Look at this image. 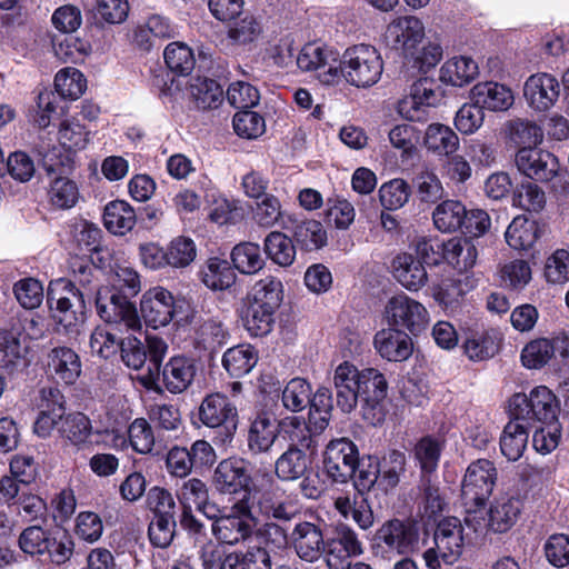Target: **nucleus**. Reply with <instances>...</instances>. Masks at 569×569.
Here are the masks:
<instances>
[{
  "label": "nucleus",
  "instance_id": "nucleus-53",
  "mask_svg": "<svg viewBox=\"0 0 569 569\" xmlns=\"http://www.w3.org/2000/svg\"><path fill=\"white\" fill-rule=\"evenodd\" d=\"M311 391V386L306 379H291L282 391L283 407L291 412L302 411L309 405Z\"/></svg>",
  "mask_w": 569,
  "mask_h": 569
},
{
  "label": "nucleus",
  "instance_id": "nucleus-39",
  "mask_svg": "<svg viewBox=\"0 0 569 569\" xmlns=\"http://www.w3.org/2000/svg\"><path fill=\"white\" fill-rule=\"evenodd\" d=\"M200 276L203 284L214 291L229 289L237 278L230 262L217 257L208 259Z\"/></svg>",
  "mask_w": 569,
  "mask_h": 569
},
{
  "label": "nucleus",
  "instance_id": "nucleus-9",
  "mask_svg": "<svg viewBox=\"0 0 569 569\" xmlns=\"http://www.w3.org/2000/svg\"><path fill=\"white\" fill-rule=\"evenodd\" d=\"M419 541V532L410 520L392 519L385 522L375 536V549L383 557L412 552Z\"/></svg>",
  "mask_w": 569,
  "mask_h": 569
},
{
  "label": "nucleus",
  "instance_id": "nucleus-36",
  "mask_svg": "<svg viewBox=\"0 0 569 569\" xmlns=\"http://www.w3.org/2000/svg\"><path fill=\"white\" fill-rule=\"evenodd\" d=\"M478 73V64L473 59L465 56L453 57L442 64L440 80L455 87H462L473 81Z\"/></svg>",
  "mask_w": 569,
  "mask_h": 569
},
{
  "label": "nucleus",
  "instance_id": "nucleus-2",
  "mask_svg": "<svg viewBox=\"0 0 569 569\" xmlns=\"http://www.w3.org/2000/svg\"><path fill=\"white\" fill-rule=\"evenodd\" d=\"M332 381L336 405L341 412L353 411L360 399V412L367 423L377 426L385 420L388 382L378 369L359 370L345 361L336 368Z\"/></svg>",
  "mask_w": 569,
  "mask_h": 569
},
{
  "label": "nucleus",
  "instance_id": "nucleus-51",
  "mask_svg": "<svg viewBox=\"0 0 569 569\" xmlns=\"http://www.w3.org/2000/svg\"><path fill=\"white\" fill-rule=\"evenodd\" d=\"M242 321L246 330L252 337H264L272 330L274 311L247 302Z\"/></svg>",
  "mask_w": 569,
  "mask_h": 569
},
{
  "label": "nucleus",
  "instance_id": "nucleus-26",
  "mask_svg": "<svg viewBox=\"0 0 569 569\" xmlns=\"http://www.w3.org/2000/svg\"><path fill=\"white\" fill-rule=\"evenodd\" d=\"M196 372V361L192 358L171 357L161 370L162 385L170 393H181L191 386Z\"/></svg>",
  "mask_w": 569,
  "mask_h": 569
},
{
  "label": "nucleus",
  "instance_id": "nucleus-57",
  "mask_svg": "<svg viewBox=\"0 0 569 569\" xmlns=\"http://www.w3.org/2000/svg\"><path fill=\"white\" fill-rule=\"evenodd\" d=\"M176 518L172 516L152 517L148 527V537L152 546L167 548L176 535Z\"/></svg>",
  "mask_w": 569,
  "mask_h": 569
},
{
  "label": "nucleus",
  "instance_id": "nucleus-31",
  "mask_svg": "<svg viewBox=\"0 0 569 569\" xmlns=\"http://www.w3.org/2000/svg\"><path fill=\"white\" fill-rule=\"evenodd\" d=\"M445 261L459 272L470 270L477 261L478 249L468 237H453L445 241Z\"/></svg>",
  "mask_w": 569,
  "mask_h": 569
},
{
  "label": "nucleus",
  "instance_id": "nucleus-47",
  "mask_svg": "<svg viewBox=\"0 0 569 569\" xmlns=\"http://www.w3.org/2000/svg\"><path fill=\"white\" fill-rule=\"evenodd\" d=\"M176 34L174 28L169 20L161 16H152L148 19L146 26L140 28L134 40L144 50H150L156 44V39H169Z\"/></svg>",
  "mask_w": 569,
  "mask_h": 569
},
{
  "label": "nucleus",
  "instance_id": "nucleus-13",
  "mask_svg": "<svg viewBox=\"0 0 569 569\" xmlns=\"http://www.w3.org/2000/svg\"><path fill=\"white\" fill-rule=\"evenodd\" d=\"M496 480L497 469L490 460L478 459L471 462L461 485L465 503L482 505L492 493Z\"/></svg>",
  "mask_w": 569,
  "mask_h": 569
},
{
  "label": "nucleus",
  "instance_id": "nucleus-17",
  "mask_svg": "<svg viewBox=\"0 0 569 569\" xmlns=\"http://www.w3.org/2000/svg\"><path fill=\"white\" fill-rule=\"evenodd\" d=\"M569 356V339L566 336L538 338L528 342L522 352V365L528 369H540L548 365L556 355Z\"/></svg>",
  "mask_w": 569,
  "mask_h": 569
},
{
  "label": "nucleus",
  "instance_id": "nucleus-60",
  "mask_svg": "<svg viewBox=\"0 0 569 569\" xmlns=\"http://www.w3.org/2000/svg\"><path fill=\"white\" fill-rule=\"evenodd\" d=\"M233 129L242 138L256 139L266 130L264 119L249 109L240 110L233 117Z\"/></svg>",
  "mask_w": 569,
  "mask_h": 569
},
{
  "label": "nucleus",
  "instance_id": "nucleus-46",
  "mask_svg": "<svg viewBox=\"0 0 569 569\" xmlns=\"http://www.w3.org/2000/svg\"><path fill=\"white\" fill-rule=\"evenodd\" d=\"M264 252L274 263L289 267L296 259L292 239L280 231H271L264 239Z\"/></svg>",
  "mask_w": 569,
  "mask_h": 569
},
{
  "label": "nucleus",
  "instance_id": "nucleus-49",
  "mask_svg": "<svg viewBox=\"0 0 569 569\" xmlns=\"http://www.w3.org/2000/svg\"><path fill=\"white\" fill-rule=\"evenodd\" d=\"M58 431L61 437L68 439L71 443L80 446L86 443L92 433L91 421L81 412L67 416L63 413Z\"/></svg>",
  "mask_w": 569,
  "mask_h": 569
},
{
  "label": "nucleus",
  "instance_id": "nucleus-8",
  "mask_svg": "<svg viewBox=\"0 0 569 569\" xmlns=\"http://www.w3.org/2000/svg\"><path fill=\"white\" fill-rule=\"evenodd\" d=\"M358 465L359 450L350 439H333L326 446L322 455V468L332 482H348L355 477Z\"/></svg>",
  "mask_w": 569,
  "mask_h": 569
},
{
  "label": "nucleus",
  "instance_id": "nucleus-15",
  "mask_svg": "<svg viewBox=\"0 0 569 569\" xmlns=\"http://www.w3.org/2000/svg\"><path fill=\"white\" fill-rule=\"evenodd\" d=\"M323 550L329 569H349L351 558L362 553L357 533L347 526L337 528L335 536L326 541Z\"/></svg>",
  "mask_w": 569,
  "mask_h": 569
},
{
  "label": "nucleus",
  "instance_id": "nucleus-30",
  "mask_svg": "<svg viewBox=\"0 0 569 569\" xmlns=\"http://www.w3.org/2000/svg\"><path fill=\"white\" fill-rule=\"evenodd\" d=\"M423 146L437 157L449 158L459 148V137L446 124L431 123L425 131Z\"/></svg>",
  "mask_w": 569,
  "mask_h": 569
},
{
  "label": "nucleus",
  "instance_id": "nucleus-22",
  "mask_svg": "<svg viewBox=\"0 0 569 569\" xmlns=\"http://www.w3.org/2000/svg\"><path fill=\"white\" fill-rule=\"evenodd\" d=\"M81 360L68 347H56L47 355V372L57 382L73 385L81 375Z\"/></svg>",
  "mask_w": 569,
  "mask_h": 569
},
{
  "label": "nucleus",
  "instance_id": "nucleus-23",
  "mask_svg": "<svg viewBox=\"0 0 569 569\" xmlns=\"http://www.w3.org/2000/svg\"><path fill=\"white\" fill-rule=\"evenodd\" d=\"M560 86L558 80L549 73L530 76L523 88L528 103L538 111L550 109L559 98Z\"/></svg>",
  "mask_w": 569,
  "mask_h": 569
},
{
  "label": "nucleus",
  "instance_id": "nucleus-58",
  "mask_svg": "<svg viewBox=\"0 0 569 569\" xmlns=\"http://www.w3.org/2000/svg\"><path fill=\"white\" fill-rule=\"evenodd\" d=\"M509 137L518 146L536 147L542 141L543 134L535 122L515 119L508 123Z\"/></svg>",
  "mask_w": 569,
  "mask_h": 569
},
{
  "label": "nucleus",
  "instance_id": "nucleus-38",
  "mask_svg": "<svg viewBox=\"0 0 569 569\" xmlns=\"http://www.w3.org/2000/svg\"><path fill=\"white\" fill-rule=\"evenodd\" d=\"M282 283L279 279L267 276L254 283L247 296V302L274 311L282 301Z\"/></svg>",
  "mask_w": 569,
  "mask_h": 569
},
{
  "label": "nucleus",
  "instance_id": "nucleus-27",
  "mask_svg": "<svg viewBox=\"0 0 569 569\" xmlns=\"http://www.w3.org/2000/svg\"><path fill=\"white\" fill-rule=\"evenodd\" d=\"M472 102L490 111H505L513 104V93L505 84L487 81L477 83L470 92Z\"/></svg>",
  "mask_w": 569,
  "mask_h": 569
},
{
  "label": "nucleus",
  "instance_id": "nucleus-4",
  "mask_svg": "<svg viewBox=\"0 0 569 569\" xmlns=\"http://www.w3.org/2000/svg\"><path fill=\"white\" fill-rule=\"evenodd\" d=\"M47 303L58 330L69 336H77L80 333L87 319V311L93 302L67 278H59L49 283Z\"/></svg>",
  "mask_w": 569,
  "mask_h": 569
},
{
  "label": "nucleus",
  "instance_id": "nucleus-61",
  "mask_svg": "<svg viewBox=\"0 0 569 569\" xmlns=\"http://www.w3.org/2000/svg\"><path fill=\"white\" fill-rule=\"evenodd\" d=\"M410 187L402 179H393L381 186L379 197L381 204L388 210H397L408 202Z\"/></svg>",
  "mask_w": 569,
  "mask_h": 569
},
{
  "label": "nucleus",
  "instance_id": "nucleus-5",
  "mask_svg": "<svg viewBox=\"0 0 569 569\" xmlns=\"http://www.w3.org/2000/svg\"><path fill=\"white\" fill-rule=\"evenodd\" d=\"M383 70L382 59L376 48L358 44L348 48L339 59L337 71L339 83L346 80L357 88H368L376 84Z\"/></svg>",
  "mask_w": 569,
  "mask_h": 569
},
{
  "label": "nucleus",
  "instance_id": "nucleus-43",
  "mask_svg": "<svg viewBox=\"0 0 569 569\" xmlns=\"http://www.w3.org/2000/svg\"><path fill=\"white\" fill-rule=\"evenodd\" d=\"M463 218H466V207L456 200L442 201L432 212L433 224L441 232L461 229Z\"/></svg>",
  "mask_w": 569,
  "mask_h": 569
},
{
  "label": "nucleus",
  "instance_id": "nucleus-20",
  "mask_svg": "<svg viewBox=\"0 0 569 569\" xmlns=\"http://www.w3.org/2000/svg\"><path fill=\"white\" fill-rule=\"evenodd\" d=\"M463 526L456 517L441 520L433 535L437 555L447 563H453L462 552Z\"/></svg>",
  "mask_w": 569,
  "mask_h": 569
},
{
  "label": "nucleus",
  "instance_id": "nucleus-29",
  "mask_svg": "<svg viewBox=\"0 0 569 569\" xmlns=\"http://www.w3.org/2000/svg\"><path fill=\"white\" fill-rule=\"evenodd\" d=\"M278 432L287 443L288 448L311 450L317 448V441L311 428L306 421L297 416H288L278 421Z\"/></svg>",
  "mask_w": 569,
  "mask_h": 569
},
{
  "label": "nucleus",
  "instance_id": "nucleus-19",
  "mask_svg": "<svg viewBox=\"0 0 569 569\" xmlns=\"http://www.w3.org/2000/svg\"><path fill=\"white\" fill-rule=\"evenodd\" d=\"M425 36L422 22L416 17H400L392 20L386 31L388 43L405 54H413L412 50Z\"/></svg>",
  "mask_w": 569,
  "mask_h": 569
},
{
  "label": "nucleus",
  "instance_id": "nucleus-21",
  "mask_svg": "<svg viewBox=\"0 0 569 569\" xmlns=\"http://www.w3.org/2000/svg\"><path fill=\"white\" fill-rule=\"evenodd\" d=\"M523 508L519 496L503 493L491 502L487 516L489 517V529L493 533L509 531L518 521Z\"/></svg>",
  "mask_w": 569,
  "mask_h": 569
},
{
  "label": "nucleus",
  "instance_id": "nucleus-50",
  "mask_svg": "<svg viewBox=\"0 0 569 569\" xmlns=\"http://www.w3.org/2000/svg\"><path fill=\"white\" fill-rule=\"evenodd\" d=\"M233 267L244 274H253L264 266L259 244L242 242L237 244L231 252Z\"/></svg>",
  "mask_w": 569,
  "mask_h": 569
},
{
  "label": "nucleus",
  "instance_id": "nucleus-40",
  "mask_svg": "<svg viewBox=\"0 0 569 569\" xmlns=\"http://www.w3.org/2000/svg\"><path fill=\"white\" fill-rule=\"evenodd\" d=\"M136 212L126 201L109 202L103 212L104 227L114 234H126L136 224Z\"/></svg>",
  "mask_w": 569,
  "mask_h": 569
},
{
  "label": "nucleus",
  "instance_id": "nucleus-59",
  "mask_svg": "<svg viewBox=\"0 0 569 569\" xmlns=\"http://www.w3.org/2000/svg\"><path fill=\"white\" fill-rule=\"evenodd\" d=\"M13 293L20 306L24 309H36L43 300L42 283L34 278H24L13 286Z\"/></svg>",
  "mask_w": 569,
  "mask_h": 569
},
{
  "label": "nucleus",
  "instance_id": "nucleus-32",
  "mask_svg": "<svg viewBox=\"0 0 569 569\" xmlns=\"http://www.w3.org/2000/svg\"><path fill=\"white\" fill-rule=\"evenodd\" d=\"M529 428V425L513 417L505 426L500 437V450L509 461H517L522 457L528 445Z\"/></svg>",
  "mask_w": 569,
  "mask_h": 569
},
{
  "label": "nucleus",
  "instance_id": "nucleus-10",
  "mask_svg": "<svg viewBox=\"0 0 569 569\" xmlns=\"http://www.w3.org/2000/svg\"><path fill=\"white\" fill-rule=\"evenodd\" d=\"M296 64L303 72H316L326 86L339 84V53L317 42L305 44L296 56Z\"/></svg>",
  "mask_w": 569,
  "mask_h": 569
},
{
  "label": "nucleus",
  "instance_id": "nucleus-7",
  "mask_svg": "<svg viewBox=\"0 0 569 569\" xmlns=\"http://www.w3.org/2000/svg\"><path fill=\"white\" fill-rule=\"evenodd\" d=\"M198 417L203 426L218 429L216 445L224 447L232 442L238 428V410L226 395H208L199 406Z\"/></svg>",
  "mask_w": 569,
  "mask_h": 569
},
{
  "label": "nucleus",
  "instance_id": "nucleus-11",
  "mask_svg": "<svg viewBox=\"0 0 569 569\" xmlns=\"http://www.w3.org/2000/svg\"><path fill=\"white\" fill-rule=\"evenodd\" d=\"M385 319L390 327L402 331L408 330L416 336L428 326L429 313L422 303L400 293L387 301Z\"/></svg>",
  "mask_w": 569,
  "mask_h": 569
},
{
  "label": "nucleus",
  "instance_id": "nucleus-34",
  "mask_svg": "<svg viewBox=\"0 0 569 569\" xmlns=\"http://www.w3.org/2000/svg\"><path fill=\"white\" fill-rule=\"evenodd\" d=\"M308 450L287 448L274 461V473L279 480H299L310 469Z\"/></svg>",
  "mask_w": 569,
  "mask_h": 569
},
{
  "label": "nucleus",
  "instance_id": "nucleus-48",
  "mask_svg": "<svg viewBox=\"0 0 569 569\" xmlns=\"http://www.w3.org/2000/svg\"><path fill=\"white\" fill-rule=\"evenodd\" d=\"M442 447V442L431 436H426L416 443L413 456L420 467L421 476H433L438 468Z\"/></svg>",
  "mask_w": 569,
  "mask_h": 569
},
{
  "label": "nucleus",
  "instance_id": "nucleus-52",
  "mask_svg": "<svg viewBox=\"0 0 569 569\" xmlns=\"http://www.w3.org/2000/svg\"><path fill=\"white\" fill-rule=\"evenodd\" d=\"M293 238L301 249L311 251L327 243V232L317 220H306L295 227Z\"/></svg>",
  "mask_w": 569,
  "mask_h": 569
},
{
  "label": "nucleus",
  "instance_id": "nucleus-56",
  "mask_svg": "<svg viewBox=\"0 0 569 569\" xmlns=\"http://www.w3.org/2000/svg\"><path fill=\"white\" fill-rule=\"evenodd\" d=\"M463 350L470 360L483 361L497 353L498 343L495 337L488 332L477 333L465 341Z\"/></svg>",
  "mask_w": 569,
  "mask_h": 569
},
{
  "label": "nucleus",
  "instance_id": "nucleus-44",
  "mask_svg": "<svg viewBox=\"0 0 569 569\" xmlns=\"http://www.w3.org/2000/svg\"><path fill=\"white\" fill-rule=\"evenodd\" d=\"M507 243L516 250H527L538 238V227L535 221L523 216L516 217L506 231Z\"/></svg>",
  "mask_w": 569,
  "mask_h": 569
},
{
  "label": "nucleus",
  "instance_id": "nucleus-18",
  "mask_svg": "<svg viewBox=\"0 0 569 569\" xmlns=\"http://www.w3.org/2000/svg\"><path fill=\"white\" fill-rule=\"evenodd\" d=\"M140 311L147 326L153 329L166 327L174 316V298L170 291L154 288L143 295Z\"/></svg>",
  "mask_w": 569,
  "mask_h": 569
},
{
  "label": "nucleus",
  "instance_id": "nucleus-63",
  "mask_svg": "<svg viewBox=\"0 0 569 569\" xmlns=\"http://www.w3.org/2000/svg\"><path fill=\"white\" fill-rule=\"evenodd\" d=\"M58 140L67 150L83 149L89 141V131L77 120H64L59 128Z\"/></svg>",
  "mask_w": 569,
  "mask_h": 569
},
{
  "label": "nucleus",
  "instance_id": "nucleus-37",
  "mask_svg": "<svg viewBox=\"0 0 569 569\" xmlns=\"http://www.w3.org/2000/svg\"><path fill=\"white\" fill-rule=\"evenodd\" d=\"M190 96L199 110L218 108L223 101V89L213 79L194 77L189 87Z\"/></svg>",
  "mask_w": 569,
  "mask_h": 569
},
{
  "label": "nucleus",
  "instance_id": "nucleus-54",
  "mask_svg": "<svg viewBox=\"0 0 569 569\" xmlns=\"http://www.w3.org/2000/svg\"><path fill=\"white\" fill-rule=\"evenodd\" d=\"M167 67L180 76L189 74L194 68L192 50L182 42L169 43L163 52Z\"/></svg>",
  "mask_w": 569,
  "mask_h": 569
},
{
  "label": "nucleus",
  "instance_id": "nucleus-6",
  "mask_svg": "<svg viewBox=\"0 0 569 569\" xmlns=\"http://www.w3.org/2000/svg\"><path fill=\"white\" fill-rule=\"evenodd\" d=\"M560 407L553 392L546 386L533 388L529 396L516 393L510 399V416L531 427L532 422L557 423Z\"/></svg>",
  "mask_w": 569,
  "mask_h": 569
},
{
  "label": "nucleus",
  "instance_id": "nucleus-45",
  "mask_svg": "<svg viewBox=\"0 0 569 569\" xmlns=\"http://www.w3.org/2000/svg\"><path fill=\"white\" fill-rule=\"evenodd\" d=\"M407 457L405 452L399 450H390L382 457L381 460H377L380 472V488L383 491H388L398 486L400 477L406 471Z\"/></svg>",
  "mask_w": 569,
  "mask_h": 569
},
{
  "label": "nucleus",
  "instance_id": "nucleus-33",
  "mask_svg": "<svg viewBox=\"0 0 569 569\" xmlns=\"http://www.w3.org/2000/svg\"><path fill=\"white\" fill-rule=\"evenodd\" d=\"M395 278L408 290L417 291L428 279L422 262L409 253L398 254L392 261Z\"/></svg>",
  "mask_w": 569,
  "mask_h": 569
},
{
  "label": "nucleus",
  "instance_id": "nucleus-62",
  "mask_svg": "<svg viewBox=\"0 0 569 569\" xmlns=\"http://www.w3.org/2000/svg\"><path fill=\"white\" fill-rule=\"evenodd\" d=\"M282 217L280 200L273 194H266L252 209V218L256 223L263 228L273 227Z\"/></svg>",
  "mask_w": 569,
  "mask_h": 569
},
{
  "label": "nucleus",
  "instance_id": "nucleus-55",
  "mask_svg": "<svg viewBox=\"0 0 569 569\" xmlns=\"http://www.w3.org/2000/svg\"><path fill=\"white\" fill-rule=\"evenodd\" d=\"M54 88L61 98L78 99L86 90V79L76 68H64L54 78Z\"/></svg>",
  "mask_w": 569,
  "mask_h": 569
},
{
  "label": "nucleus",
  "instance_id": "nucleus-1",
  "mask_svg": "<svg viewBox=\"0 0 569 569\" xmlns=\"http://www.w3.org/2000/svg\"><path fill=\"white\" fill-rule=\"evenodd\" d=\"M260 516L289 522L297 520L300 512L292 501L280 500L272 492L257 496L246 491L232 503L229 515L212 522L211 531L220 542L237 545L251 538Z\"/></svg>",
  "mask_w": 569,
  "mask_h": 569
},
{
  "label": "nucleus",
  "instance_id": "nucleus-42",
  "mask_svg": "<svg viewBox=\"0 0 569 569\" xmlns=\"http://www.w3.org/2000/svg\"><path fill=\"white\" fill-rule=\"evenodd\" d=\"M80 198L78 184L63 176L51 179L48 189V199L56 209L67 210L73 208Z\"/></svg>",
  "mask_w": 569,
  "mask_h": 569
},
{
  "label": "nucleus",
  "instance_id": "nucleus-12",
  "mask_svg": "<svg viewBox=\"0 0 569 569\" xmlns=\"http://www.w3.org/2000/svg\"><path fill=\"white\" fill-rule=\"evenodd\" d=\"M518 171L528 179L547 183L561 176L559 159L550 151L537 147H521L515 156Z\"/></svg>",
  "mask_w": 569,
  "mask_h": 569
},
{
  "label": "nucleus",
  "instance_id": "nucleus-28",
  "mask_svg": "<svg viewBox=\"0 0 569 569\" xmlns=\"http://www.w3.org/2000/svg\"><path fill=\"white\" fill-rule=\"evenodd\" d=\"M279 437L278 425L268 412H259L248 430L247 446L252 455L269 453Z\"/></svg>",
  "mask_w": 569,
  "mask_h": 569
},
{
  "label": "nucleus",
  "instance_id": "nucleus-25",
  "mask_svg": "<svg viewBox=\"0 0 569 569\" xmlns=\"http://www.w3.org/2000/svg\"><path fill=\"white\" fill-rule=\"evenodd\" d=\"M435 80L420 78L411 86L410 97L401 100L398 112L409 121H419L420 107L435 106L440 97Z\"/></svg>",
  "mask_w": 569,
  "mask_h": 569
},
{
  "label": "nucleus",
  "instance_id": "nucleus-64",
  "mask_svg": "<svg viewBox=\"0 0 569 569\" xmlns=\"http://www.w3.org/2000/svg\"><path fill=\"white\" fill-rule=\"evenodd\" d=\"M513 203L527 211L538 212L546 204V194L538 184L527 181L517 187Z\"/></svg>",
  "mask_w": 569,
  "mask_h": 569
},
{
  "label": "nucleus",
  "instance_id": "nucleus-41",
  "mask_svg": "<svg viewBox=\"0 0 569 569\" xmlns=\"http://www.w3.org/2000/svg\"><path fill=\"white\" fill-rule=\"evenodd\" d=\"M258 355L250 345H239L229 348L223 357L222 365L231 377L240 378L249 373L257 365Z\"/></svg>",
  "mask_w": 569,
  "mask_h": 569
},
{
  "label": "nucleus",
  "instance_id": "nucleus-24",
  "mask_svg": "<svg viewBox=\"0 0 569 569\" xmlns=\"http://www.w3.org/2000/svg\"><path fill=\"white\" fill-rule=\"evenodd\" d=\"M373 343L378 353L388 361H405L410 358L413 351V342L410 336L392 327L378 331Z\"/></svg>",
  "mask_w": 569,
  "mask_h": 569
},
{
  "label": "nucleus",
  "instance_id": "nucleus-16",
  "mask_svg": "<svg viewBox=\"0 0 569 569\" xmlns=\"http://www.w3.org/2000/svg\"><path fill=\"white\" fill-rule=\"evenodd\" d=\"M323 526L299 520L291 530V545L298 557L308 562L317 561L326 548Z\"/></svg>",
  "mask_w": 569,
  "mask_h": 569
},
{
  "label": "nucleus",
  "instance_id": "nucleus-3",
  "mask_svg": "<svg viewBox=\"0 0 569 569\" xmlns=\"http://www.w3.org/2000/svg\"><path fill=\"white\" fill-rule=\"evenodd\" d=\"M68 280L96 305L99 317L106 323L122 326L131 331L141 329V319L136 306L126 296L103 287L100 271L89 261L74 260L72 276Z\"/></svg>",
  "mask_w": 569,
  "mask_h": 569
},
{
  "label": "nucleus",
  "instance_id": "nucleus-35",
  "mask_svg": "<svg viewBox=\"0 0 569 569\" xmlns=\"http://www.w3.org/2000/svg\"><path fill=\"white\" fill-rule=\"evenodd\" d=\"M220 569H272V560L266 548L254 546L228 553Z\"/></svg>",
  "mask_w": 569,
  "mask_h": 569
},
{
  "label": "nucleus",
  "instance_id": "nucleus-14",
  "mask_svg": "<svg viewBox=\"0 0 569 569\" xmlns=\"http://www.w3.org/2000/svg\"><path fill=\"white\" fill-rule=\"evenodd\" d=\"M251 481L246 460L238 457L221 460L217 465L212 477L216 490L222 495L241 493L242 496L246 491L254 493L250 488Z\"/></svg>",
  "mask_w": 569,
  "mask_h": 569
}]
</instances>
